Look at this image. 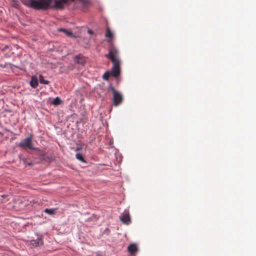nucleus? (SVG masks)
Wrapping results in <instances>:
<instances>
[{"mask_svg":"<svg viewBox=\"0 0 256 256\" xmlns=\"http://www.w3.org/2000/svg\"><path fill=\"white\" fill-rule=\"evenodd\" d=\"M76 157L78 160H80L83 162H86L85 161L82 155L81 154H80V153L76 154Z\"/></svg>","mask_w":256,"mask_h":256,"instance_id":"4468645a","label":"nucleus"},{"mask_svg":"<svg viewBox=\"0 0 256 256\" xmlns=\"http://www.w3.org/2000/svg\"><path fill=\"white\" fill-rule=\"evenodd\" d=\"M88 34H93V32L92 30H88Z\"/></svg>","mask_w":256,"mask_h":256,"instance_id":"f3484780","label":"nucleus"},{"mask_svg":"<svg viewBox=\"0 0 256 256\" xmlns=\"http://www.w3.org/2000/svg\"><path fill=\"white\" fill-rule=\"evenodd\" d=\"M128 250L131 254H134L138 250V247L136 244H130L128 247Z\"/></svg>","mask_w":256,"mask_h":256,"instance_id":"0eeeda50","label":"nucleus"},{"mask_svg":"<svg viewBox=\"0 0 256 256\" xmlns=\"http://www.w3.org/2000/svg\"><path fill=\"white\" fill-rule=\"evenodd\" d=\"M30 85L32 88H36L38 86V80L36 77L32 76L30 81Z\"/></svg>","mask_w":256,"mask_h":256,"instance_id":"6e6552de","label":"nucleus"},{"mask_svg":"<svg viewBox=\"0 0 256 256\" xmlns=\"http://www.w3.org/2000/svg\"><path fill=\"white\" fill-rule=\"evenodd\" d=\"M58 31L64 32L66 34V35L68 37L73 36L72 33L70 31H69L67 30L61 28L58 29Z\"/></svg>","mask_w":256,"mask_h":256,"instance_id":"9d476101","label":"nucleus"},{"mask_svg":"<svg viewBox=\"0 0 256 256\" xmlns=\"http://www.w3.org/2000/svg\"><path fill=\"white\" fill-rule=\"evenodd\" d=\"M31 244L34 246H38L42 244V241L41 238H38L36 240H32Z\"/></svg>","mask_w":256,"mask_h":256,"instance_id":"1a4fd4ad","label":"nucleus"},{"mask_svg":"<svg viewBox=\"0 0 256 256\" xmlns=\"http://www.w3.org/2000/svg\"><path fill=\"white\" fill-rule=\"evenodd\" d=\"M110 76H111L110 72L107 71L104 73V74L102 76V78L104 80H108Z\"/></svg>","mask_w":256,"mask_h":256,"instance_id":"ddd939ff","label":"nucleus"},{"mask_svg":"<svg viewBox=\"0 0 256 256\" xmlns=\"http://www.w3.org/2000/svg\"><path fill=\"white\" fill-rule=\"evenodd\" d=\"M105 57L111 60L113 64L112 67L110 71L111 76L118 77L120 73V62L118 58V51L114 46L112 45L109 48V52L105 54Z\"/></svg>","mask_w":256,"mask_h":256,"instance_id":"f257e3e1","label":"nucleus"},{"mask_svg":"<svg viewBox=\"0 0 256 256\" xmlns=\"http://www.w3.org/2000/svg\"><path fill=\"white\" fill-rule=\"evenodd\" d=\"M54 209H48L46 208L44 210V212L46 214H54Z\"/></svg>","mask_w":256,"mask_h":256,"instance_id":"2eb2a0df","label":"nucleus"},{"mask_svg":"<svg viewBox=\"0 0 256 256\" xmlns=\"http://www.w3.org/2000/svg\"><path fill=\"white\" fill-rule=\"evenodd\" d=\"M105 36L106 38H109V39L108 40V42L110 44V46L109 47V48L111 47L112 45L114 46L112 42V39L114 38L113 34L112 33L110 28L108 27L106 28V32Z\"/></svg>","mask_w":256,"mask_h":256,"instance_id":"20e7f679","label":"nucleus"},{"mask_svg":"<svg viewBox=\"0 0 256 256\" xmlns=\"http://www.w3.org/2000/svg\"><path fill=\"white\" fill-rule=\"evenodd\" d=\"M120 220L124 224H128L130 222V218L128 214H122L120 217Z\"/></svg>","mask_w":256,"mask_h":256,"instance_id":"423d86ee","label":"nucleus"},{"mask_svg":"<svg viewBox=\"0 0 256 256\" xmlns=\"http://www.w3.org/2000/svg\"><path fill=\"white\" fill-rule=\"evenodd\" d=\"M23 162L24 163V164L26 165V166H32L33 165V164L32 162H27V160L26 159H24L23 160Z\"/></svg>","mask_w":256,"mask_h":256,"instance_id":"dca6fc26","label":"nucleus"},{"mask_svg":"<svg viewBox=\"0 0 256 256\" xmlns=\"http://www.w3.org/2000/svg\"><path fill=\"white\" fill-rule=\"evenodd\" d=\"M109 89L112 92L113 104L116 106L120 104L123 100V96L122 93L116 90L112 84L110 86Z\"/></svg>","mask_w":256,"mask_h":256,"instance_id":"f03ea898","label":"nucleus"},{"mask_svg":"<svg viewBox=\"0 0 256 256\" xmlns=\"http://www.w3.org/2000/svg\"><path fill=\"white\" fill-rule=\"evenodd\" d=\"M74 62L77 64H84L86 62V59L82 54H80L74 58Z\"/></svg>","mask_w":256,"mask_h":256,"instance_id":"39448f33","label":"nucleus"},{"mask_svg":"<svg viewBox=\"0 0 256 256\" xmlns=\"http://www.w3.org/2000/svg\"><path fill=\"white\" fill-rule=\"evenodd\" d=\"M39 80L40 84H49V82L45 80L44 78V77L42 75L39 76Z\"/></svg>","mask_w":256,"mask_h":256,"instance_id":"f8f14e48","label":"nucleus"},{"mask_svg":"<svg viewBox=\"0 0 256 256\" xmlns=\"http://www.w3.org/2000/svg\"><path fill=\"white\" fill-rule=\"evenodd\" d=\"M33 135L30 134L29 136L24 138L19 143L18 146L24 148H28L31 150H36L32 143Z\"/></svg>","mask_w":256,"mask_h":256,"instance_id":"7ed1b4c3","label":"nucleus"},{"mask_svg":"<svg viewBox=\"0 0 256 256\" xmlns=\"http://www.w3.org/2000/svg\"><path fill=\"white\" fill-rule=\"evenodd\" d=\"M62 103V101L61 100L58 98L56 97V98L52 102V104L54 105V106H58L60 105Z\"/></svg>","mask_w":256,"mask_h":256,"instance_id":"9b49d317","label":"nucleus"},{"mask_svg":"<svg viewBox=\"0 0 256 256\" xmlns=\"http://www.w3.org/2000/svg\"><path fill=\"white\" fill-rule=\"evenodd\" d=\"M81 148H81L80 147V146H78V147L76 148V151L80 150H81Z\"/></svg>","mask_w":256,"mask_h":256,"instance_id":"a211bd4d","label":"nucleus"}]
</instances>
